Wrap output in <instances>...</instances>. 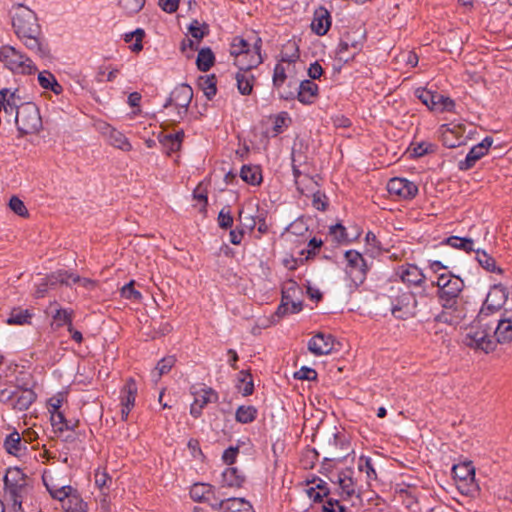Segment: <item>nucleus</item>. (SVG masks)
Wrapping results in <instances>:
<instances>
[{"label": "nucleus", "mask_w": 512, "mask_h": 512, "mask_svg": "<svg viewBox=\"0 0 512 512\" xmlns=\"http://www.w3.org/2000/svg\"><path fill=\"white\" fill-rule=\"evenodd\" d=\"M22 481H27L26 475L19 468H10L8 469L6 475L4 476V485H12L15 483H20Z\"/></svg>", "instance_id": "6e6d98bb"}, {"label": "nucleus", "mask_w": 512, "mask_h": 512, "mask_svg": "<svg viewBox=\"0 0 512 512\" xmlns=\"http://www.w3.org/2000/svg\"><path fill=\"white\" fill-rule=\"evenodd\" d=\"M237 379L239 382V384L237 385V388L243 396L246 397V396L253 394L254 383H253L252 375L248 371H246V370L240 371Z\"/></svg>", "instance_id": "79ce46f5"}, {"label": "nucleus", "mask_w": 512, "mask_h": 512, "mask_svg": "<svg viewBox=\"0 0 512 512\" xmlns=\"http://www.w3.org/2000/svg\"><path fill=\"white\" fill-rule=\"evenodd\" d=\"M442 131V142L448 148H456L465 143V137L463 136L464 129L461 126H454L450 128L443 126Z\"/></svg>", "instance_id": "412c9836"}, {"label": "nucleus", "mask_w": 512, "mask_h": 512, "mask_svg": "<svg viewBox=\"0 0 512 512\" xmlns=\"http://www.w3.org/2000/svg\"><path fill=\"white\" fill-rule=\"evenodd\" d=\"M452 473L455 479L468 482L474 481L475 469L471 462H463L452 467Z\"/></svg>", "instance_id": "7c9ffc66"}, {"label": "nucleus", "mask_w": 512, "mask_h": 512, "mask_svg": "<svg viewBox=\"0 0 512 512\" xmlns=\"http://www.w3.org/2000/svg\"><path fill=\"white\" fill-rule=\"evenodd\" d=\"M183 138L184 132L181 130L175 134L160 135L159 141L162 144L165 152L170 155L172 152H176L180 149Z\"/></svg>", "instance_id": "cd10ccee"}, {"label": "nucleus", "mask_w": 512, "mask_h": 512, "mask_svg": "<svg viewBox=\"0 0 512 512\" xmlns=\"http://www.w3.org/2000/svg\"><path fill=\"white\" fill-rule=\"evenodd\" d=\"M294 377L299 380H315L317 372L310 367L303 366L294 373Z\"/></svg>", "instance_id": "69168bd1"}, {"label": "nucleus", "mask_w": 512, "mask_h": 512, "mask_svg": "<svg viewBox=\"0 0 512 512\" xmlns=\"http://www.w3.org/2000/svg\"><path fill=\"white\" fill-rule=\"evenodd\" d=\"M73 277H75L74 274L64 270H59L47 276V280L51 286L56 285L57 283L71 285V282L73 283Z\"/></svg>", "instance_id": "3c124183"}, {"label": "nucleus", "mask_w": 512, "mask_h": 512, "mask_svg": "<svg viewBox=\"0 0 512 512\" xmlns=\"http://www.w3.org/2000/svg\"><path fill=\"white\" fill-rule=\"evenodd\" d=\"M10 398L16 409L24 411L27 410L35 401L36 394L30 389H25L14 392Z\"/></svg>", "instance_id": "a878e982"}, {"label": "nucleus", "mask_w": 512, "mask_h": 512, "mask_svg": "<svg viewBox=\"0 0 512 512\" xmlns=\"http://www.w3.org/2000/svg\"><path fill=\"white\" fill-rule=\"evenodd\" d=\"M253 39L254 41L251 44V59H249V61L239 59L241 70H251L263 62L261 55L262 40L257 35H255Z\"/></svg>", "instance_id": "5701e85b"}, {"label": "nucleus", "mask_w": 512, "mask_h": 512, "mask_svg": "<svg viewBox=\"0 0 512 512\" xmlns=\"http://www.w3.org/2000/svg\"><path fill=\"white\" fill-rule=\"evenodd\" d=\"M12 501L15 512H24L22 507L23 498L28 492L27 481L5 486Z\"/></svg>", "instance_id": "4be33fe9"}, {"label": "nucleus", "mask_w": 512, "mask_h": 512, "mask_svg": "<svg viewBox=\"0 0 512 512\" xmlns=\"http://www.w3.org/2000/svg\"><path fill=\"white\" fill-rule=\"evenodd\" d=\"M289 89L279 92V97L284 100H290L295 97L297 92L298 100L303 104L313 103L314 98L318 94V85L311 80H303L298 87L296 83L289 82Z\"/></svg>", "instance_id": "0eeeda50"}, {"label": "nucleus", "mask_w": 512, "mask_h": 512, "mask_svg": "<svg viewBox=\"0 0 512 512\" xmlns=\"http://www.w3.org/2000/svg\"><path fill=\"white\" fill-rule=\"evenodd\" d=\"M360 471L365 472L368 480L376 479L377 474L369 457L361 456L358 463Z\"/></svg>", "instance_id": "13d9d810"}, {"label": "nucleus", "mask_w": 512, "mask_h": 512, "mask_svg": "<svg viewBox=\"0 0 512 512\" xmlns=\"http://www.w3.org/2000/svg\"><path fill=\"white\" fill-rule=\"evenodd\" d=\"M54 321L58 326L67 324L68 327L72 324V311L66 309H57L53 315Z\"/></svg>", "instance_id": "680f3d73"}, {"label": "nucleus", "mask_w": 512, "mask_h": 512, "mask_svg": "<svg viewBox=\"0 0 512 512\" xmlns=\"http://www.w3.org/2000/svg\"><path fill=\"white\" fill-rule=\"evenodd\" d=\"M493 144L492 137H485L480 143L474 145L464 160L459 161L458 168L462 171L471 169L478 160L487 154L489 148Z\"/></svg>", "instance_id": "ddd939ff"}, {"label": "nucleus", "mask_w": 512, "mask_h": 512, "mask_svg": "<svg viewBox=\"0 0 512 512\" xmlns=\"http://www.w3.org/2000/svg\"><path fill=\"white\" fill-rule=\"evenodd\" d=\"M432 152H434V145H432L430 143L422 142V143L417 144L413 148L412 155L414 157H422V156L432 153Z\"/></svg>", "instance_id": "338daca9"}, {"label": "nucleus", "mask_w": 512, "mask_h": 512, "mask_svg": "<svg viewBox=\"0 0 512 512\" xmlns=\"http://www.w3.org/2000/svg\"><path fill=\"white\" fill-rule=\"evenodd\" d=\"M188 30L191 36L197 41H200L209 33L208 25L205 23L200 24L198 20H193L190 23Z\"/></svg>", "instance_id": "864d4df0"}, {"label": "nucleus", "mask_w": 512, "mask_h": 512, "mask_svg": "<svg viewBox=\"0 0 512 512\" xmlns=\"http://www.w3.org/2000/svg\"><path fill=\"white\" fill-rule=\"evenodd\" d=\"M286 79L287 74L285 67L282 63H277L273 73V86L278 90V93L282 91L281 87L285 83Z\"/></svg>", "instance_id": "4d7b16f0"}, {"label": "nucleus", "mask_w": 512, "mask_h": 512, "mask_svg": "<svg viewBox=\"0 0 512 512\" xmlns=\"http://www.w3.org/2000/svg\"><path fill=\"white\" fill-rule=\"evenodd\" d=\"M391 313L397 319H408L416 315L417 300L413 293L391 287Z\"/></svg>", "instance_id": "7ed1b4c3"}, {"label": "nucleus", "mask_w": 512, "mask_h": 512, "mask_svg": "<svg viewBox=\"0 0 512 512\" xmlns=\"http://www.w3.org/2000/svg\"><path fill=\"white\" fill-rule=\"evenodd\" d=\"M194 401L197 402L200 407H205L208 403L216 402L218 400V394L212 388L202 387L197 391H193Z\"/></svg>", "instance_id": "4c0bfd02"}, {"label": "nucleus", "mask_w": 512, "mask_h": 512, "mask_svg": "<svg viewBox=\"0 0 512 512\" xmlns=\"http://www.w3.org/2000/svg\"><path fill=\"white\" fill-rule=\"evenodd\" d=\"M331 26V16L327 9L324 7L318 8L314 13V18L311 23V29L319 36L327 33Z\"/></svg>", "instance_id": "aec40b11"}, {"label": "nucleus", "mask_w": 512, "mask_h": 512, "mask_svg": "<svg viewBox=\"0 0 512 512\" xmlns=\"http://www.w3.org/2000/svg\"><path fill=\"white\" fill-rule=\"evenodd\" d=\"M50 414L51 425L56 432H63L64 430H69L71 428L61 411H56V413Z\"/></svg>", "instance_id": "5fc2aeb1"}, {"label": "nucleus", "mask_w": 512, "mask_h": 512, "mask_svg": "<svg viewBox=\"0 0 512 512\" xmlns=\"http://www.w3.org/2000/svg\"><path fill=\"white\" fill-rule=\"evenodd\" d=\"M122 297L129 300H139L141 299V293L134 288V281H131L124 285L121 289Z\"/></svg>", "instance_id": "0e129e2a"}, {"label": "nucleus", "mask_w": 512, "mask_h": 512, "mask_svg": "<svg viewBox=\"0 0 512 512\" xmlns=\"http://www.w3.org/2000/svg\"><path fill=\"white\" fill-rule=\"evenodd\" d=\"M237 81V88L242 95H249L253 89L254 76L250 70H241L235 76Z\"/></svg>", "instance_id": "473e14b6"}, {"label": "nucleus", "mask_w": 512, "mask_h": 512, "mask_svg": "<svg viewBox=\"0 0 512 512\" xmlns=\"http://www.w3.org/2000/svg\"><path fill=\"white\" fill-rule=\"evenodd\" d=\"M323 512H346V508L337 499L329 498L323 505Z\"/></svg>", "instance_id": "774afa93"}, {"label": "nucleus", "mask_w": 512, "mask_h": 512, "mask_svg": "<svg viewBox=\"0 0 512 512\" xmlns=\"http://www.w3.org/2000/svg\"><path fill=\"white\" fill-rule=\"evenodd\" d=\"M400 277L403 282L416 286H421L425 282V275L415 265L402 267L400 271Z\"/></svg>", "instance_id": "bb28decb"}, {"label": "nucleus", "mask_w": 512, "mask_h": 512, "mask_svg": "<svg viewBox=\"0 0 512 512\" xmlns=\"http://www.w3.org/2000/svg\"><path fill=\"white\" fill-rule=\"evenodd\" d=\"M32 314L27 309L14 308L11 310L6 322L9 325H24L30 323Z\"/></svg>", "instance_id": "a19ab883"}, {"label": "nucleus", "mask_w": 512, "mask_h": 512, "mask_svg": "<svg viewBox=\"0 0 512 512\" xmlns=\"http://www.w3.org/2000/svg\"><path fill=\"white\" fill-rule=\"evenodd\" d=\"M359 49L360 43L356 40H352L350 38V34L346 33L340 40L336 55L339 60L347 62L349 59L354 57L356 51Z\"/></svg>", "instance_id": "6ab92c4d"}, {"label": "nucleus", "mask_w": 512, "mask_h": 512, "mask_svg": "<svg viewBox=\"0 0 512 512\" xmlns=\"http://www.w3.org/2000/svg\"><path fill=\"white\" fill-rule=\"evenodd\" d=\"M445 243L453 248L460 249L465 252L475 251L474 241L471 238L450 236L445 240Z\"/></svg>", "instance_id": "49530a36"}, {"label": "nucleus", "mask_w": 512, "mask_h": 512, "mask_svg": "<svg viewBox=\"0 0 512 512\" xmlns=\"http://www.w3.org/2000/svg\"><path fill=\"white\" fill-rule=\"evenodd\" d=\"M334 442L336 445H340L341 449L343 450L340 453H334L331 457H325L323 465H327L328 467H331L330 463L333 461L341 462L346 459V457L349 454L350 445L349 443L344 439V437L339 436L338 434L334 435Z\"/></svg>", "instance_id": "c9c22d12"}, {"label": "nucleus", "mask_w": 512, "mask_h": 512, "mask_svg": "<svg viewBox=\"0 0 512 512\" xmlns=\"http://www.w3.org/2000/svg\"><path fill=\"white\" fill-rule=\"evenodd\" d=\"M103 133L107 135L109 143L115 148L123 151H130L132 149V146L125 135L110 125H105Z\"/></svg>", "instance_id": "b1692460"}, {"label": "nucleus", "mask_w": 512, "mask_h": 512, "mask_svg": "<svg viewBox=\"0 0 512 512\" xmlns=\"http://www.w3.org/2000/svg\"><path fill=\"white\" fill-rule=\"evenodd\" d=\"M44 484L49 491L50 495L59 501H64L68 499L69 506L68 510L70 512H85L87 504L79 497V495L75 492V490L69 486L64 485L59 488H54L49 486L45 479H43Z\"/></svg>", "instance_id": "1a4fd4ad"}, {"label": "nucleus", "mask_w": 512, "mask_h": 512, "mask_svg": "<svg viewBox=\"0 0 512 512\" xmlns=\"http://www.w3.org/2000/svg\"><path fill=\"white\" fill-rule=\"evenodd\" d=\"M215 61L214 54L210 48H203L198 52L196 64L200 71L210 70Z\"/></svg>", "instance_id": "37998d69"}, {"label": "nucleus", "mask_w": 512, "mask_h": 512, "mask_svg": "<svg viewBox=\"0 0 512 512\" xmlns=\"http://www.w3.org/2000/svg\"><path fill=\"white\" fill-rule=\"evenodd\" d=\"M244 482V477L238 473L237 468H226L222 473V486L240 487Z\"/></svg>", "instance_id": "58836bf2"}, {"label": "nucleus", "mask_w": 512, "mask_h": 512, "mask_svg": "<svg viewBox=\"0 0 512 512\" xmlns=\"http://www.w3.org/2000/svg\"><path fill=\"white\" fill-rule=\"evenodd\" d=\"M230 54L235 57V65L240 69L239 59L242 61L251 59V44L242 37H234L230 46Z\"/></svg>", "instance_id": "a211bd4d"}, {"label": "nucleus", "mask_w": 512, "mask_h": 512, "mask_svg": "<svg viewBox=\"0 0 512 512\" xmlns=\"http://www.w3.org/2000/svg\"><path fill=\"white\" fill-rule=\"evenodd\" d=\"M488 323H493V330L490 333L491 340L495 343H508L512 341V318L494 317Z\"/></svg>", "instance_id": "2eb2a0df"}, {"label": "nucleus", "mask_w": 512, "mask_h": 512, "mask_svg": "<svg viewBox=\"0 0 512 512\" xmlns=\"http://www.w3.org/2000/svg\"><path fill=\"white\" fill-rule=\"evenodd\" d=\"M291 122L292 120L287 112L283 111L277 114L273 123L274 136L282 133L286 128H288Z\"/></svg>", "instance_id": "603ef678"}, {"label": "nucleus", "mask_w": 512, "mask_h": 512, "mask_svg": "<svg viewBox=\"0 0 512 512\" xmlns=\"http://www.w3.org/2000/svg\"><path fill=\"white\" fill-rule=\"evenodd\" d=\"M216 83L217 81L214 75L202 76L199 78V87L202 89L204 95L207 97L208 100H211L216 95Z\"/></svg>", "instance_id": "a18cd8bd"}, {"label": "nucleus", "mask_w": 512, "mask_h": 512, "mask_svg": "<svg viewBox=\"0 0 512 512\" xmlns=\"http://www.w3.org/2000/svg\"><path fill=\"white\" fill-rule=\"evenodd\" d=\"M415 96L431 110L452 111L455 106V102L451 98L424 88H417Z\"/></svg>", "instance_id": "9d476101"}, {"label": "nucleus", "mask_w": 512, "mask_h": 512, "mask_svg": "<svg viewBox=\"0 0 512 512\" xmlns=\"http://www.w3.org/2000/svg\"><path fill=\"white\" fill-rule=\"evenodd\" d=\"M218 225L222 229L231 228L233 225V216L229 207H224L218 215Z\"/></svg>", "instance_id": "e2e57ef3"}, {"label": "nucleus", "mask_w": 512, "mask_h": 512, "mask_svg": "<svg viewBox=\"0 0 512 512\" xmlns=\"http://www.w3.org/2000/svg\"><path fill=\"white\" fill-rule=\"evenodd\" d=\"M193 98V90L187 84L178 85L170 93L163 107L165 109L176 108V117H172L173 123L180 122L187 115L189 105Z\"/></svg>", "instance_id": "20e7f679"}, {"label": "nucleus", "mask_w": 512, "mask_h": 512, "mask_svg": "<svg viewBox=\"0 0 512 512\" xmlns=\"http://www.w3.org/2000/svg\"><path fill=\"white\" fill-rule=\"evenodd\" d=\"M240 177L243 181L251 185H258L262 181L259 166L244 165L240 171Z\"/></svg>", "instance_id": "e433bc0d"}, {"label": "nucleus", "mask_w": 512, "mask_h": 512, "mask_svg": "<svg viewBox=\"0 0 512 512\" xmlns=\"http://www.w3.org/2000/svg\"><path fill=\"white\" fill-rule=\"evenodd\" d=\"M15 123L20 136L37 133L42 126L38 108L31 103L21 106L15 115Z\"/></svg>", "instance_id": "423d86ee"}, {"label": "nucleus", "mask_w": 512, "mask_h": 512, "mask_svg": "<svg viewBox=\"0 0 512 512\" xmlns=\"http://www.w3.org/2000/svg\"><path fill=\"white\" fill-rule=\"evenodd\" d=\"M17 37L22 41L23 45L37 57L44 59L50 56L49 45L42 35L41 29H39V33H25L17 35Z\"/></svg>", "instance_id": "f8f14e48"}, {"label": "nucleus", "mask_w": 512, "mask_h": 512, "mask_svg": "<svg viewBox=\"0 0 512 512\" xmlns=\"http://www.w3.org/2000/svg\"><path fill=\"white\" fill-rule=\"evenodd\" d=\"M39 85L46 90H51L56 95L63 92V87L58 83L56 77L47 70H44L38 74Z\"/></svg>", "instance_id": "c756f323"}, {"label": "nucleus", "mask_w": 512, "mask_h": 512, "mask_svg": "<svg viewBox=\"0 0 512 512\" xmlns=\"http://www.w3.org/2000/svg\"><path fill=\"white\" fill-rule=\"evenodd\" d=\"M137 385L133 378H129L121 390V405L134 407L137 395Z\"/></svg>", "instance_id": "2f4dec72"}, {"label": "nucleus", "mask_w": 512, "mask_h": 512, "mask_svg": "<svg viewBox=\"0 0 512 512\" xmlns=\"http://www.w3.org/2000/svg\"><path fill=\"white\" fill-rule=\"evenodd\" d=\"M299 59V49L295 42L287 43L280 54V63H295Z\"/></svg>", "instance_id": "09e8293b"}, {"label": "nucleus", "mask_w": 512, "mask_h": 512, "mask_svg": "<svg viewBox=\"0 0 512 512\" xmlns=\"http://www.w3.org/2000/svg\"><path fill=\"white\" fill-rule=\"evenodd\" d=\"M224 512H255L253 506L244 498H227Z\"/></svg>", "instance_id": "72a5a7b5"}, {"label": "nucleus", "mask_w": 512, "mask_h": 512, "mask_svg": "<svg viewBox=\"0 0 512 512\" xmlns=\"http://www.w3.org/2000/svg\"><path fill=\"white\" fill-rule=\"evenodd\" d=\"M119 7L127 14H137L145 5V0H117Z\"/></svg>", "instance_id": "8fccbe9b"}, {"label": "nucleus", "mask_w": 512, "mask_h": 512, "mask_svg": "<svg viewBox=\"0 0 512 512\" xmlns=\"http://www.w3.org/2000/svg\"><path fill=\"white\" fill-rule=\"evenodd\" d=\"M21 106H23L21 98L16 91L11 92L7 88L0 90V109L3 108L5 114L15 116L17 111H20Z\"/></svg>", "instance_id": "f3484780"}, {"label": "nucleus", "mask_w": 512, "mask_h": 512, "mask_svg": "<svg viewBox=\"0 0 512 512\" xmlns=\"http://www.w3.org/2000/svg\"><path fill=\"white\" fill-rule=\"evenodd\" d=\"M463 287L464 283L462 279L458 277L454 278L453 281L442 290H438L437 294L443 309L458 312V298L461 291L463 290Z\"/></svg>", "instance_id": "9b49d317"}, {"label": "nucleus", "mask_w": 512, "mask_h": 512, "mask_svg": "<svg viewBox=\"0 0 512 512\" xmlns=\"http://www.w3.org/2000/svg\"><path fill=\"white\" fill-rule=\"evenodd\" d=\"M476 260L478 263L489 272L503 273V270L496 265L495 259L488 255L485 251L475 250Z\"/></svg>", "instance_id": "c03bdc74"}, {"label": "nucleus", "mask_w": 512, "mask_h": 512, "mask_svg": "<svg viewBox=\"0 0 512 512\" xmlns=\"http://www.w3.org/2000/svg\"><path fill=\"white\" fill-rule=\"evenodd\" d=\"M298 290H299V287L295 281H293V280L287 281L282 289L281 301H287L290 303V301L293 300V297Z\"/></svg>", "instance_id": "052dcab7"}, {"label": "nucleus", "mask_w": 512, "mask_h": 512, "mask_svg": "<svg viewBox=\"0 0 512 512\" xmlns=\"http://www.w3.org/2000/svg\"><path fill=\"white\" fill-rule=\"evenodd\" d=\"M334 338L330 334L318 332L308 341V350L315 356L330 354L334 349Z\"/></svg>", "instance_id": "dca6fc26"}, {"label": "nucleus", "mask_w": 512, "mask_h": 512, "mask_svg": "<svg viewBox=\"0 0 512 512\" xmlns=\"http://www.w3.org/2000/svg\"><path fill=\"white\" fill-rule=\"evenodd\" d=\"M176 358L174 356H167L162 358L155 368V371L152 372V378L154 381H158L160 377L164 374H167L171 368L175 365Z\"/></svg>", "instance_id": "de8ad7c7"}, {"label": "nucleus", "mask_w": 512, "mask_h": 512, "mask_svg": "<svg viewBox=\"0 0 512 512\" xmlns=\"http://www.w3.org/2000/svg\"><path fill=\"white\" fill-rule=\"evenodd\" d=\"M213 493V486L205 483H196L190 489L191 498L197 502L209 501Z\"/></svg>", "instance_id": "f704fd0d"}, {"label": "nucleus", "mask_w": 512, "mask_h": 512, "mask_svg": "<svg viewBox=\"0 0 512 512\" xmlns=\"http://www.w3.org/2000/svg\"><path fill=\"white\" fill-rule=\"evenodd\" d=\"M347 260L346 273L355 286L361 285L368 271V266L363 256L356 250H349L345 253Z\"/></svg>", "instance_id": "6e6552de"}, {"label": "nucleus", "mask_w": 512, "mask_h": 512, "mask_svg": "<svg viewBox=\"0 0 512 512\" xmlns=\"http://www.w3.org/2000/svg\"><path fill=\"white\" fill-rule=\"evenodd\" d=\"M10 209L20 217H27L28 210L24 204V202L19 199L17 196H12L9 200Z\"/></svg>", "instance_id": "bf43d9fd"}, {"label": "nucleus", "mask_w": 512, "mask_h": 512, "mask_svg": "<svg viewBox=\"0 0 512 512\" xmlns=\"http://www.w3.org/2000/svg\"><path fill=\"white\" fill-rule=\"evenodd\" d=\"M4 448L7 453L19 457L24 454L26 445L17 431L11 432L4 441Z\"/></svg>", "instance_id": "393cba45"}, {"label": "nucleus", "mask_w": 512, "mask_h": 512, "mask_svg": "<svg viewBox=\"0 0 512 512\" xmlns=\"http://www.w3.org/2000/svg\"><path fill=\"white\" fill-rule=\"evenodd\" d=\"M0 61L13 73L30 75L37 71V67L28 56L10 45H3L0 48Z\"/></svg>", "instance_id": "f03ea898"}, {"label": "nucleus", "mask_w": 512, "mask_h": 512, "mask_svg": "<svg viewBox=\"0 0 512 512\" xmlns=\"http://www.w3.org/2000/svg\"><path fill=\"white\" fill-rule=\"evenodd\" d=\"M258 411L252 405H241L237 408L235 419L238 423L248 424L253 422L257 417Z\"/></svg>", "instance_id": "ea45409f"}, {"label": "nucleus", "mask_w": 512, "mask_h": 512, "mask_svg": "<svg viewBox=\"0 0 512 512\" xmlns=\"http://www.w3.org/2000/svg\"><path fill=\"white\" fill-rule=\"evenodd\" d=\"M12 26L16 35L39 33L41 29L35 12L22 4L12 9Z\"/></svg>", "instance_id": "39448f33"}, {"label": "nucleus", "mask_w": 512, "mask_h": 512, "mask_svg": "<svg viewBox=\"0 0 512 512\" xmlns=\"http://www.w3.org/2000/svg\"><path fill=\"white\" fill-rule=\"evenodd\" d=\"M387 190L390 195L399 196L404 199H411L418 193V187L414 182L397 177L389 180Z\"/></svg>", "instance_id": "4468645a"}, {"label": "nucleus", "mask_w": 512, "mask_h": 512, "mask_svg": "<svg viewBox=\"0 0 512 512\" xmlns=\"http://www.w3.org/2000/svg\"><path fill=\"white\" fill-rule=\"evenodd\" d=\"M508 298V291L502 284L492 286L486 299L476 317L475 324L464 337V344L481 349L485 352L494 350V342L490 333L493 330V323H488L494 317H499V312Z\"/></svg>", "instance_id": "f257e3e1"}, {"label": "nucleus", "mask_w": 512, "mask_h": 512, "mask_svg": "<svg viewBox=\"0 0 512 512\" xmlns=\"http://www.w3.org/2000/svg\"><path fill=\"white\" fill-rule=\"evenodd\" d=\"M338 483L344 499L351 498L356 494V484L351 477V471H343L338 475Z\"/></svg>", "instance_id": "c85d7f7f"}]
</instances>
